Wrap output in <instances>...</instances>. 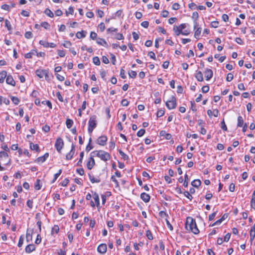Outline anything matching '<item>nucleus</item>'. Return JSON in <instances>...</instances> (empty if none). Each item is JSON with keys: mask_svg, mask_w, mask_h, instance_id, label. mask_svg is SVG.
I'll use <instances>...</instances> for the list:
<instances>
[{"mask_svg": "<svg viewBox=\"0 0 255 255\" xmlns=\"http://www.w3.org/2000/svg\"><path fill=\"white\" fill-rule=\"evenodd\" d=\"M185 228L188 231L192 232L195 235L198 234L200 232L195 219L190 217H188L186 218Z\"/></svg>", "mask_w": 255, "mask_h": 255, "instance_id": "obj_1", "label": "nucleus"}, {"mask_svg": "<svg viewBox=\"0 0 255 255\" xmlns=\"http://www.w3.org/2000/svg\"><path fill=\"white\" fill-rule=\"evenodd\" d=\"M188 24L187 23H182L179 26L174 25L173 31L176 36L180 34L183 35H188L190 34V31L189 29H186Z\"/></svg>", "mask_w": 255, "mask_h": 255, "instance_id": "obj_2", "label": "nucleus"}, {"mask_svg": "<svg viewBox=\"0 0 255 255\" xmlns=\"http://www.w3.org/2000/svg\"><path fill=\"white\" fill-rule=\"evenodd\" d=\"M95 155L99 157L101 160L104 162H107L110 160L111 158V154L103 150H97L92 152Z\"/></svg>", "mask_w": 255, "mask_h": 255, "instance_id": "obj_3", "label": "nucleus"}, {"mask_svg": "<svg viewBox=\"0 0 255 255\" xmlns=\"http://www.w3.org/2000/svg\"><path fill=\"white\" fill-rule=\"evenodd\" d=\"M97 117L95 115L92 116L90 117L88 122V132L91 134L94 129L96 128L97 125Z\"/></svg>", "mask_w": 255, "mask_h": 255, "instance_id": "obj_4", "label": "nucleus"}, {"mask_svg": "<svg viewBox=\"0 0 255 255\" xmlns=\"http://www.w3.org/2000/svg\"><path fill=\"white\" fill-rule=\"evenodd\" d=\"M165 105L169 110L175 109L177 106V101L175 96L172 95L170 99L165 102Z\"/></svg>", "mask_w": 255, "mask_h": 255, "instance_id": "obj_5", "label": "nucleus"}, {"mask_svg": "<svg viewBox=\"0 0 255 255\" xmlns=\"http://www.w3.org/2000/svg\"><path fill=\"white\" fill-rule=\"evenodd\" d=\"M92 197L93 198V200H91L90 201V206L92 208H95L96 206L99 208H100V199L98 194L96 192L92 191Z\"/></svg>", "mask_w": 255, "mask_h": 255, "instance_id": "obj_6", "label": "nucleus"}, {"mask_svg": "<svg viewBox=\"0 0 255 255\" xmlns=\"http://www.w3.org/2000/svg\"><path fill=\"white\" fill-rule=\"evenodd\" d=\"M0 161L3 162V164L5 165L10 163V159L8 158V154L6 152H0Z\"/></svg>", "mask_w": 255, "mask_h": 255, "instance_id": "obj_7", "label": "nucleus"}, {"mask_svg": "<svg viewBox=\"0 0 255 255\" xmlns=\"http://www.w3.org/2000/svg\"><path fill=\"white\" fill-rule=\"evenodd\" d=\"M64 144V143L63 140L61 137H58L57 138L55 143V147L59 153H61Z\"/></svg>", "mask_w": 255, "mask_h": 255, "instance_id": "obj_8", "label": "nucleus"}, {"mask_svg": "<svg viewBox=\"0 0 255 255\" xmlns=\"http://www.w3.org/2000/svg\"><path fill=\"white\" fill-rule=\"evenodd\" d=\"M108 140V137L105 135H102L100 136L96 140V143L102 146L106 145Z\"/></svg>", "mask_w": 255, "mask_h": 255, "instance_id": "obj_9", "label": "nucleus"}, {"mask_svg": "<svg viewBox=\"0 0 255 255\" xmlns=\"http://www.w3.org/2000/svg\"><path fill=\"white\" fill-rule=\"evenodd\" d=\"M36 75L40 78H45L47 79L48 77L47 71L43 69H38L36 71Z\"/></svg>", "mask_w": 255, "mask_h": 255, "instance_id": "obj_10", "label": "nucleus"}, {"mask_svg": "<svg viewBox=\"0 0 255 255\" xmlns=\"http://www.w3.org/2000/svg\"><path fill=\"white\" fill-rule=\"evenodd\" d=\"M95 165V161L93 156H90L86 163V167L89 170L92 169Z\"/></svg>", "mask_w": 255, "mask_h": 255, "instance_id": "obj_11", "label": "nucleus"}, {"mask_svg": "<svg viewBox=\"0 0 255 255\" xmlns=\"http://www.w3.org/2000/svg\"><path fill=\"white\" fill-rule=\"evenodd\" d=\"M205 80L206 81H209L213 76V71L209 68H206L204 71Z\"/></svg>", "mask_w": 255, "mask_h": 255, "instance_id": "obj_12", "label": "nucleus"}, {"mask_svg": "<svg viewBox=\"0 0 255 255\" xmlns=\"http://www.w3.org/2000/svg\"><path fill=\"white\" fill-rule=\"evenodd\" d=\"M107 251V246L106 244H101L97 248V252L101 254H104Z\"/></svg>", "mask_w": 255, "mask_h": 255, "instance_id": "obj_13", "label": "nucleus"}, {"mask_svg": "<svg viewBox=\"0 0 255 255\" xmlns=\"http://www.w3.org/2000/svg\"><path fill=\"white\" fill-rule=\"evenodd\" d=\"M121 176H122V175H121V172L117 170L115 172V174L111 176V180L116 184L117 186H119V184L118 181L116 178V176L120 178L121 177Z\"/></svg>", "mask_w": 255, "mask_h": 255, "instance_id": "obj_14", "label": "nucleus"}, {"mask_svg": "<svg viewBox=\"0 0 255 255\" xmlns=\"http://www.w3.org/2000/svg\"><path fill=\"white\" fill-rule=\"evenodd\" d=\"M75 150V146L73 144H72L70 151L66 155V159L67 160H69L72 159L74 154Z\"/></svg>", "mask_w": 255, "mask_h": 255, "instance_id": "obj_15", "label": "nucleus"}, {"mask_svg": "<svg viewBox=\"0 0 255 255\" xmlns=\"http://www.w3.org/2000/svg\"><path fill=\"white\" fill-rule=\"evenodd\" d=\"M199 18V14L197 11H194L192 13V18L194 20V28L195 29L197 26H198V24L197 23V19Z\"/></svg>", "mask_w": 255, "mask_h": 255, "instance_id": "obj_16", "label": "nucleus"}, {"mask_svg": "<svg viewBox=\"0 0 255 255\" xmlns=\"http://www.w3.org/2000/svg\"><path fill=\"white\" fill-rule=\"evenodd\" d=\"M140 199L145 203H148L150 200V196L149 194L142 192L140 195Z\"/></svg>", "mask_w": 255, "mask_h": 255, "instance_id": "obj_17", "label": "nucleus"}, {"mask_svg": "<svg viewBox=\"0 0 255 255\" xmlns=\"http://www.w3.org/2000/svg\"><path fill=\"white\" fill-rule=\"evenodd\" d=\"M195 78L199 82H202L204 80L203 74L201 71L197 70L194 75Z\"/></svg>", "mask_w": 255, "mask_h": 255, "instance_id": "obj_18", "label": "nucleus"}, {"mask_svg": "<svg viewBox=\"0 0 255 255\" xmlns=\"http://www.w3.org/2000/svg\"><path fill=\"white\" fill-rule=\"evenodd\" d=\"M6 82L7 84L15 86V82L11 75H8L6 78Z\"/></svg>", "mask_w": 255, "mask_h": 255, "instance_id": "obj_19", "label": "nucleus"}, {"mask_svg": "<svg viewBox=\"0 0 255 255\" xmlns=\"http://www.w3.org/2000/svg\"><path fill=\"white\" fill-rule=\"evenodd\" d=\"M96 42L98 44H99L100 45H102V46H105L106 47L108 46V44L107 42L103 38H98L97 39Z\"/></svg>", "mask_w": 255, "mask_h": 255, "instance_id": "obj_20", "label": "nucleus"}, {"mask_svg": "<svg viewBox=\"0 0 255 255\" xmlns=\"http://www.w3.org/2000/svg\"><path fill=\"white\" fill-rule=\"evenodd\" d=\"M36 54H37V51L35 49H33L31 50L29 52L25 54L24 57L26 59L31 58L33 55H36Z\"/></svg>", "mask_w": 255, "mask_h": 255, "instance_id": "obj_21", "label": "nucleus"}, {"mask_svg": "<svg viewBox=\"0 0 255 255\" xmlns=\"http://www.w3.org/2000/svg\"><path fill=\"white\" fill-rule=\"evenodd\" d=\"M87 32L85 30H82L81 31H78L76 33V36L78 39L83 38L86 37Z\"/></svg>", "mask_w": 255, "mask_h": 255, "instance_id": "obj_22", "label": "nucleus"}, {"mask_svg": "<svg viewBox=\"0 0 255 255\" xmlns=\"http://www.w3.org/2000/svg\"><path fill=\"white\" fill-rule=\"evenodd\" d=\"M88 176L90 181L92 183H99L101 181V180L99 178V177H95V176L91 175L90 174H89Z\"/></svg>", "mask_w": 255, "mask_h": 255, "instance_id": "obj_23", "label": "nucleus"}, {"mask_svg": "<svg viewBox=\"0 0 255 255\" xmlns=\"http://www.w3.org/2000/svg\"><path fill=\"white\" fill-rule=\"evenodd\" d=\"M35 249V246L33 244H29L25 247V252L27 253H30Z\"/></svg>", "mask_w": 255, "mask_h": 255, "instance_id": "obj_24", "label": "nucleus"}, {"mask_svg": "<svg viewBox=\"0 0 255 255\" xmlns=\"http://www.w3.org/2000/svg\"><path fill=\"white\" fill-rule=\"evenodd\" d=\"M7 72L5 71H2L0 72V83H3L5 78L7 77Z\"/></svg>", "mask_w": 255, "mask_h": 255, "instance_id": "obj_25", "label": "nucleus"}, {"mask_svg": "<svg viewBox=\"0 0 255 255\" xmlns=\"http://www.w3.org/2000/svg\"><path fill=\"white\" fill-rule=\"evenodd\" d=\"M250 204L251 208L255 210V190L254 191L252 194Z\"/></svg>", "mask_w": 255, "mask_h": 255, "instance_id": "obj_26", "label": "nucleus"}, {"mask_svg": "<svg viewBox=\"0 0 255 255\" xmlns=\"http://www.w3.org/2000/svg\"><path fill=\"white\" fill-rule=\"evenodd\" d=\"M111 195V192H106L105 194L101 195V198L102 201V204L104 205L106 202L107 197L110 196Z\"/></svg>", "mask_w": 255, "mask_h": 255, "instance_id": "obj_27", "label": "nucleus"}, {"mask_svg": "<svg viewBox=\"0 0 255 255\" xmlns=\"http://www.w3.org/2000/svg\"><path fill=\"white\" fill-rule=\"evenodd\" d=\"M59 232V228L57 225H54L51 229V234L54 236V234H57Z\"/></svg>", "mask_w": 255, "mask_h": 255, "instance_id": "obj_28", "label": "nucleus"}, {"mask_svg": "<svg viewBox=\"0 0 255 255\" xmlns=\"http://www.w3.org/2000/svg\"><path fill=\"white\" fill-rule=\"evenodd\" d=\"M118 152L120 155L121 156L122 159L124 160H128L129 159L128 156L121 149H119Z\"/></svg>", "mask_w": 255, "mask_h": 255, "instance_id": "obj_29", "label": "nucleus"}, {"mask_svg": "<svg viewBox=\"0 0 255 255\" xmlns=\"http://www.w3.org/2000/svg\"><path fill=\"white\" fill-rule=\"evenodd\" d=\"M201 184V182L199 179H195L191 182V185L194 187L198 188L199 187Z\"/></svg>", "mask_w": 255, "mask_h": 255, "instance_id": "obj_30", "label": "nucleus"}, {"mask_svg": "<svg viewBox=\"0 0 255 255\" xmlns=\"http://www.w3.org/2000/svg\"><path fill=\"white\" fill-rule=\"evenodd\" d=\"M244 124V121L243 117L241 116H239L238 117L237 127H242Z\"/></svg>", "mask_w": 255, "mask_h": 255, "instance_id": "obj_31", "label": "nucleus"}, {"mask_svg": "<svg viewBox=\"0 0 255 255\" xmlns=\"http://www.w3.org/2000/svg\"><path fill=\"white\" fill-rule=\"evenodd\" d=\"M159 216L163 219H165V220L166 221V219H167L169 218V215L168 214L164 211H160L159 212Z\"/></svg>", "mask_w": 255, "mask_h": 255, "instance_id": "obj_32", "label": "nucleus"}, {"mask_svg": "<svg viewBox=\"0 0 255 255\" xmlns=\"http://www.w3.org/2000/svg\"><path fill=\"white\" fill-rule=\"evenodd\" d=\"M41 181L40 179H37L34 183V188L35 190H38L41 189Z\"/></svg>", "mask_w": 255, "mask_h": 255, "instance_id": "obj_33", "label": "nucleus"}, {"mask_svg": "<svg viewBox=\"0 0 255 255\" xmlns=\"http://www.w3.org/2000/svg\"><path fill=\"white\" fill-rule=\"evenodd\" d=\"M145 235L148 240H152L153 239V237L150 230H146L145 232Z\"/></svg>", "mask_w": 255, "mask_h": 255, "instance_id": "obj_34", "label": "nucleus"}, {"mask_svg": "<svg viewBox=\"0 0 255 255\" xmlns=\"http://www.w3.org/2000/svg\"><path fill=\"white\" fill-rule=\"evenodd\" d=\"M48 157V153H46L43 156L39 157L37 159L38 162H43L46 160V158Z\"/></svg>", "mask_w": 255, "mask_h": 255, "instance_id": "obj_35", "label": "nucleus"}, {"mask_svg": "<svg viewBox=\"0 0 255 255\" xmlns=\"http://www.w3.org/2000/svg\"><path fill=\"white\" fill-rule=\"evenodd\" d=\"M84 155V151L81 152L80 154V158L77 163L78 166H82V161H83V158Z\"/></svg>", "mask_w": 255, "mask_h": 255, "instance_id": "obj_36", "label": "nucleus"}, {"mask_svg": "<svg viewBox=\"0 0 255 255\" xmlns=\"http://www.w3.org/2000/svg\"><path fill=\"white\" fill-rule=\"evenodd\" d=\"M73 125V121L72 120L67 119L66 121V125L68 128H70Z\"/></svg>", "mask_w": 255, "mask_h": 255, "instance_id": "obj_37", "label": "nucleus"}, {"mask_svg": "<svg viewBox=\"0 0 255 255\" xmlns=\"http://www.w3.org/2000/svg\"><path fill=\"white\" fill-rule=\"evenodd\" d=\"M250 237L251 243L252 244L253 241L255 238V231L251 229L250 231Z\"/></svg>", "mask_w": 255, "mask_h": 255, "instance_id": "obj_38", "label": "nucleus"}, {"mask_svg": "<svg viewBox=\"0 0 255 255\" xmlns=\"http://www.w3.org/2000/svg\"><path fill=\"white\" fill-rule=\"evenodd\" d=\"M196 29L194 32V36L195 38H198L201 34V28L198 27V26L195 29Z\"/></svg>", "mask_w": 255, "mask_h": 255, "instance_id": "obj_39", "label": "nucleus"}, {"mask_svg": "<svg viewBox=\"0 0 255 255\" xmlns=\"http://www.w3.org/2000/svg\"><path fill=\"white\" fill-rule=\"evenodd\" d=\"M62 171V169H59L57 173H56V174H55L54 175V177H53V179L52 180V181H51V183H54L56 180L58 178V177L60 175V174H61Z\"/></svg>", "mask_w": 255, "mask_h": 255, "instance_id": "obj_40", "label": "nucleus"}, {"mask_svg": "<svg viewBox=\"0 0 255 255\" xmlns=\"http://www.w3.org/2000/svg\"><path fill=\"white\" fill-rule=\"evenodd\" d=\"M93 62L95 65L97 66H99L101 64L100 59L97 56H95L93 58Z\"/></svg>", "mask_w": 255, "mask_h": 255, "instance_id": "obj_41", "label": "nucleus"}, {"mask_svg": "<svg viewBox=\"0 0 255 255\" xmlns=\"http://www.w3.org/2000/svg\"><path fill=\"white\" fill-rule=\"evenodd\" d=\"M30 148L32 150L37 151L38 150L39 147L37 144H34L32 142H30Z\"/></svg>", "mask_w": 255, "mask_h": 255, "instance_id": "obj_42", "label": "nucleus"}, {"mask_svg": "<svg viewBox=\"0 0 255 255\" xmlns=\"http://www.w3.org/2000/svg\"><path fill=\"white\" fill-rule=\"evenodd\" d=\"M165 114V111L163 110L159 109L158 110L156 113V117L157 118H160L162 117Z\"/></svg>", "mask_w": 255, "mask_h": 255, "instance_id": "obj_43", "label": "nucleus"}, {"mask_svg": "<svg viewBox=\"0 0 255 255\" xmlns=\"http://www.w3.org/2000/svg\"><path fill=\"white\" fill-rule=\"evenodd\" d=\"M10 99L12 102L13 103V104H14L16 105H18L20 102L19 99L16 97L11 96L10 97Z\"/></svg>", "mask_w": 255, "mask_h": 255, "instance_id": "obj_44", "label": "nucleus"}, {"mask_svg": "<svg viewBox=\"0 0 255 255\" xmlns=\"http://www.w3.org/2000/svg\"><path fill=\"white\" fill-rule=\"evenodd\" d=\"M5 26L7 28V30L9 31L11 30L12 29L10 22L7 19L5 20Z\"/></svg>", "mask_w": 255, "mask_h": 255, "instance_id": "obj_45", "label": "nucleus"}, {"mask_svg": "<svg viewBox=\"0 0 255 255\" xmlns=\"http://www.w3.org/2000/svg\"><path fill=\"white\" fill-rule=\"evenodd\" d=\"M91 141H92L91 138H90L89 140V143L86 147V150L87 152L90 151L91 149H92L93 148V146L90 144V143Z\"/></svg>", "mask_w": 255, "mask_h": 255, "instance_id": "obj_46", "label": "nucleus"}, {"mask_svg": "<svg viewBox=\"0 0 255 255\" xmlns=\"http://www.w3.org/2000/svg\"><path fill=\"white\" fill-rule=\"evenodd\" d=\"M74 8L72 6H70L69 8H68V10L67 11H66V16H68V15L70 14H73L74 13Z\"/></svg>", "mask_w": 255, "mask_h": 255, "instance_id": "obj_47", "label": "nucleus"}, {"mask_svg": "<svg viewBox=\"0 0 255 255\" xmlns=\"http://www.w3.org/2000/svg\"><path fill=\"white\" fill-rule=\"evenodd\" d=\"M26 239L27 242H30L32 240V234L28 232L27 231L26 236Z\"/></svg>", "mask_w": 255, "mask_h": 255, "instance_id": "obj_48", "label": "nucleus"}, {"mask_svg": "<svg viewBox=\"0 0 255 255\" xmlns=\"http://www.w3.org/2000/svg\"><path fill=\"white\" fill-rule=\"evenodd\" d=\"M234 78L233 74L232 73H229L227 74L226 77V81L228 82L231 81Z\"/></svg>", "mask_w": 255, "mask_h": 255, "instance_id": "obj_49", "label": "nucleus"}, {"mask_svg": "<svg viewBox=\"0 0 255 255\" xmlns=\"http://www.w3.org/2000/svg\"><path fill=\"white\" fill-rule=\"evenodd\" d=\"M145 132V129L143 128H142V129H139L137 131L136 135L138 137H141L142 136H143L144 135Z\"/></svg>", "mask_w": 255, "mask_h": 255, "instance_id": "obj_50", "label": "nucleus"}, {"mask_svg": "<svg viewBox=\"0 0 255 255\" xmlns=\"http://www.w3.org/2000/svg\"><path fill=\"white\" fill-rule=\"evenodd\" d=\"M118 31V29L114 27H110L107 29V33H112L113 32H117Z\"/></svg>", "mask_w": 255, "mask_h": 255, "instance_id": "obj_51", "label": "nucleus"}, {"mask_svg": "<svg viewBox=\"0 0 255 255\" xmlns=\"http://www.w3.org/2000/svg\"><path fill=\"white\" fill-rule=\"evenodd\" d=\"M219 21H212L210 23V26L213 28H217L219 26Z\"/></svg>", "mask_w": 255, "mask_h": 255, "instance_id": "obj_52", "label": "nucleus"}, {"mask_svg": "<svg viewBox=\"0 0 255 255\" xmlns=\"http://www.w3.org/2000/svg\"><path fill=\"white\" fill-rule=\"evenodd\" d=\"M221 128L224 131H227L228 129L224 119L221 122Z\"/></svg>", "mask_w": 255, "mask_h": 255, "instance_id": "obj_53", "label": "nucleus"}, {"mask_svg": "<svg viewBox=\"0 0 255 255\" xmlns=\"http://www.w3.org/2000/svg\"><path fill=\"white\" fill-rule=\"evenodd\" d=\"M209 89L210 88L208 85H205L202 87L201 90L203 93H206L209 92Z\"/></svg>", "mask_w": 255, "mask_h": 255, "instance_id": "obj_54", "label": "nucleus"}, {"mask_svg": "<svg viewBox=\"0 0 255 255\" xmlns=\"http://www.w3.org/2000/svg\"><path fill=\"white\" fill-rule=\"evenodd\" d=\"M183 194L184 196L187 197L188 199H189L190 201L192 200L193 199V197L191 195V194L188 192V191H184L183 192Z\"/></svg>", "mask_w": 255, "mask_h": 255, "instance_id": "obj_55", "label": "nucleus"}, {"mask_svg": "<svg viewBox=\"0 0 255 255\" xmlns=\"http://www.w3.org/2000/svg\"><path fill=\"white\" fill-rule=\"evenodd\" d=\"M23 242H24V237L23 235H21L19 239V241H18V245H17L18 247H21L23 244Z\"/></svg>", "mask_w": 255, "mask_h": 255, "instance_id": "obj_56", "label": "nucleus"}, {"mask_svg": "<svg viewBox=\"0 0 255 255\" xmlns=\"http://www.w3.org/2000/svg\"><path fill=\"white\" fill-rule=\"evenodd\" d=\"M98 28L100 29V30L101 32H103L106 28L105 23L103 22H101L98 25Z\"/></svg>", "mask_w": 255, "mask_h": 255, "instance_id": "obj_57", "label": "nucleus"}, {"mask_svg": "<svg viewBox=\"0 0 255 255\" xmlns=\"http://www.w3.org/2000/svg\"><path fill=\"white\" fill-rule=\"evenodd\" d=\"M128 75L129 77L133 79L136 77L137 73L135 71L131 70L128 72Z\"/></svg>", "mask_w": 255, "mask_h": 255, "instance_id": "obj_58", "label": "nucleus"}, {"mask_svg": "<svg viewBox=\"0 0 255 255\" xmlns=\"http://www.w3.org/2000/svg\"><path fill=\"white\" fill-rule=\"evenodd\" d=\"M90 37L92 40H95L97 37V34L94 31L90 32Z\"/></svg>", "mask_w": 255, "mask_h": 255, "instance_id": "obj_59", "label": "nucleus"}, {"mask_svg": "<svg viewBox=\"0 0 255 255\" xmlns=\"http://www.w3.org/2000/svg\"><path fill=\"white\" fill-rule=\"evenodd\" d=\"M115 142L114 140H111L109 142V148L110 150H113L115 147Z\"/></svg>", "mask_w": 255, "mask_h": 255, "instance_id": "obj_60", "label": "nucleus"}, {"mask_svg": "<svg viewBox=\"0 0 255 255\" xmlns=\"http://www.w3.org/2000/svg\"><path fill=\"white\" fill-rule=\"evenodd\" d=\"M57 54L60 57H63L65 55V52L64 50H58Z\"/></svg>", "mask_w": 255, "mask_h": 255, "instance_id": "obj_61", "label": "nucleus"}, {"mask_svg": "<svg viewBox=\"0 0 255 255\" xmlns=\"http://www.w3.org/2000/svg\"><path fill=\"white\" fill-rule=\"evenodd\" d=\"M69 182V179L67 178H65L62 181V182L60 183V185L63 187L66 186L68 184Z\"/></svg>", "mask_w": 255, "mask_h": 255, "instance_id": "obj_62", "label": "nucleus"}, {"mask_svg": "<svg viewBox=\"0 0 255 255\" xmlns=\"http://www.w3.org/2000/svg\"><path fill=\"white\" fill-rule=\"evenodd\" d=\"M96 12H97V14L98 15V16L100 17V18L103 17L104 15V11L103 10H100V9H97V11H96Z\"/></svg>", "mask_w": 255, "mask_h": 255, "instance_id": "obj_63", "label": "nucleus"}, {"mask_svg": "<svg viewBox=\"0 0 255 255\" xmlns=\"http://www.w3.org/2000/svg\"><path fill=\"white\" fill-rule=\"evenodd\" d=\"M148 56L153 60H156L155 53L153 51H149L148 53Z\"/></svg>", "mask_w": 255, "mask_h": 255, "instance_id": "obj_64", "label": "nucleus"}]
</instances>
